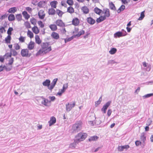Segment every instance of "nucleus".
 <instances>
[{
    "instance_id": "obj_1",
    "label": "nucleus",
    "mask_w": 153,
    "mask_h": 153,
    "mask_svg": "<svg viewBox=\"0 0 153 153\" xmlns=\"http://www.w3.org/2000/svg\"><path fill=\"white\" fill-rule=\"evenodd\" d=\"M41 46V48L36 54V56L46 54L52 50L51 47L48 42L43 43Z\"/></svg>"
},
{
    "instance_id": "obj_2",
    "label": "nucleus",
    "mask_w": 153,
    "mask_h": 153,
    "mask_svg": "<svg viewBox=\"0 0 153 153\" xmlns=\"http://www.w3.org/2000/svg\"><path fill=\"white\" fill-rule=\"evenodd\" d=\"M102 13V15L99 18H97L96 20V22L97 23H99L104 21L107 18L109 17L110 16V10L108 8L103 9Z\"/></svg>"
},
{
    "instance_id": "obj_3",
    "label": "nucleus",
    "mask_w": 153,
    "mask_h": 153,
    "mask_svg": "<svg viewBox=\"0 0 153 153\" xmlns=\"http://www.w3.org/2000/svg\"><path fill=\"white\" fill-rule=\"evenodd\" d=\"M82 122L81 120L76 121L72 126L71 130L73 132H77L82 129Z\"/></svg>"
},
{
    "instance_id": "obj_4",
    "label": "nucleus",
    "mask_w": 153,
    "mask_h": 153,
    "mask_svg": "<svg viewBox=\"0 0 153 153\" xmlns=\"http://www.w3.org/2000/svg\"><path fill=\"white\" fill-rule=\"evenodd\" d=\"M87 134L85 133L80 132L75 137L74 141L78 143L81 141H83L86 138Z\"/></svg>"
},
{
    "instance_id": "obj_5",
    "label": "nucleus",
    "mask_w": 153,
    "mask_h": 153,
    "mask_svg": "<svg viewBox=\"0 0 153 153\" xmlns=\"http://www.w3.org/2000/svg\"><path fill=\"white\" fill-rule=\"evenodd\" d=\"M21 54L23 57H29L30 54H29V51L27 49H23L21 50Z\"/></svg>"
},
{
    "instance_id": "obj_6",
    "label": "nucleus",
    "mask_w": 153,
    "mask_h": 153,
    "mask_svg": "<svg viewBox=\"0 0 153 153\" xmlns=\"http://www.w3.org/2000/svg\"><path fill=\"white\" fill-rule=\"evenodd\" d=\"M8 47L10 49V52L12 55L15 56L18 54V53L16 51V50L13 48V45L12 44L8 45Z\"/></svg>"
},
{
    "instance_id": "obj_7",
    "label": "nucleus",
    "mask_w": 153,
    "mask_h": 153,
    "mask_svg": "<svg viewBox=\"0 0 153 153\" xmlns=\"http://www.w3.org/2000/svg\"><path fill=\"white\" fill-rule=\"evenodd\" d=\"M72 24L73 25L75 26H78L79 23V20L76 17H74L72 21Z\"/></svg>"
},
{
    "instance_id": "obj_8",
    "label": "nucleus",
    "mask_w": 153,
    "mask_h": 153,
    "mask_svg": "<svg viewBox=\"0 0 153 153\" xmlns=\"http://www.w3.org/2000/svg\"><path fill=\"white\" fill-rule=\"evenodd\" d=\"M38 15L40 19H43L45 17V13L43 10H40L38 12Z\"/></svg>"
},
{
    "instance_id": "obj_9",
    "label": "nucleus",
    "mask_w": 153,
    "mask_h": 153,
    "mask_svg": "<svg viewBox=\"0 0 153 153\" xmlns=\"http://www.w3.org/2000/svg\"><path fill=\"white\" fill-rule=\"evenodd\" d=\"M127 34V33L126 31H125L124 33H122L121 32H117L114 34L115 37H120L121 36H126Z\"/></svg>"
},
{
    "instance_id": "obj_10",
    "label": "nucleus",
    "mask_w": 153,
    "mask_h": 153,
    "mask_svg": "<svg viewBox=\"0 0 153 153\" xmlns=\"http://www.w3.org/2000/svg\"><path fill=\"white\" fill-rule=\"evenodd\" d=\"M130 147L128 145H126L122 146H119L117 148L118 151L121 152L123 151L124 149H127Z\"/></svg>"
},
{
    "instance_id": "obj_11",
    "label": "nucleus",
    "mask_w": 153,
    "mask_h": 153,
    "mask_svg": "<svg viewBox=\"0 0 153 153\" xmlns=\"http://www.w3.org/2000/svg\"><path fill=\"white\" fill-rule=\"evenodd\" d=\"M51 36L52 38L56 40H57L59 38V34L55 32H53L51 34Z\"/></svg>"
},
{
    "instance_id": "obj_12",
    "label": "nucleus",
    "mask_w": 153,
    "mask_h": 153,
    "mask_svg": "<svg viewBox=\"0 0 153 153\" xmlns=\"http://www.w3.org/2000/svg\"><path fill=\"white\" fill-rule=\"evenodd\" d=\"M32 30L33 32L36 35L39 34L40 32L39 29L36 26H34L32 28Z\"/></svg>"
},
{
    "instance_id": "obj_13",
    "label": "nucleus",
    "mask_w": 153,
    "mask_h": 153,
    "mask_svg": "<svg viewBox=\"0 0 153 153\" xmlns=\"http://www.w3.org/2000/svg\"><path fill=\"white\" fill-rule=\"evenodd\" d=\"M35 42L33 41H30L27 45V48L29 50H32L35 47Z\"/></svg>"
},
{
    "instance_id": "obj_14",
    "label": "nucleus",
    "mask_w": 153,
    "mask_h": 153,
    "mask_svg": "<svg viewBox=\"0 0 153 153\" xmlns=\"http://www.w3.org/2000/svg\"><path fill=\"white\" fill-rule=\"evenodd\" d=\"M110 102H108L103 106L102 108L101 109V110L104 113H106V110L108 108L110 105Z\"/></svg>"
},
{
    "instance_id": "obj_15",
    "label": "nucleus",
    "mask_w": 153,
    "mask_h": 153,
    "mask_svg": "<svg viewBox=\"0 0 153 153\" xmlns=\"http://www.w3.org/2000/svg\"><path fill=\"white\" fill-rule=\"evenodd\" d=\"M56 25L59 27H62L65 26V24L62 20L61 19H57L56 22Z\"/></svg>"
},
{
    "instance_id": "obj_16",
    "label": "nucleus",
    "mask_w": 153,
    "mask_h": 153,
    "mask_svg": "<svg viewBox=\"0 0 153 153\" xmlns=\"http://www.w3.org/2000/svg\"><path fill=\"white\" fill-rule=\"evenodd\" d=\"M75 105V102H74L72 103V106H70V105L69 103H68V104L66 105V110L67 111H70L71 108L74 107Z\"/></svg>"
},
{
    "instance_id": "obj_17",
    "label": "nucleus",
    "mask_w": 153,
    "mask_h": 153,
    "mask_svg": "<svg viewBox=\"0 0 153 153\" xmlns=\"http://www.w3.org/2000/svg\"><path fill=\"white\" fill-rule=\"evenodd\" d=\"M35 42L37 44L40 45L42 43V40L38 35H36L35 36Z\"/></svg>"
},
{
    "instance_id": "obj_18",
    "label": "nucleus",
    "mask_w": 153,
    "mask_h": 153,
    "mask_svg": "<svg viewBox=\"0 0 153 153\" xmlns=\"http://www.w3.org/2000/svg\"><path fill=\"white\" fill-rule=\"evenodd\" d=\"M42 104L46 106H49L51 105V101L44 98L43 101L42 102Z\"/></svg>"
},
{
    "instance_id": "obj_19",
    "label": "nucleus",
    "mask_w": 153,
    "mask_h": 153,
    "mask_svg": "<svg viewBox=\"0 0 153 153\" xmlns=\"http://www.w3.org/2000/svg\"><path fill=\"white\" fill-rule=\"evenodd\" d=\"M86 20L88 23L90 25H93L95 23V20L91 17L87 18Z\"/></svg>"
},
{
    "instance_id": "obj_20",
    "label": "nucleus",
    "mask_w": 153,
    "mask_h": 153,
    "mask_svg": "<svg viewBox=\"0 0 153 153\" xmlns=\"http://www.w3.org/2000/svg\"><path fill=\"white\" fill-rule=\"evenodd\" d=\"M49 27L51 30L53 31V32L56 30L57 29V25L55 24H50L49 25Z\"/></svg>"
},
{
    "instance_id": "obj_21",
    "label": "nucleus",
    "mask_w": 153,
    "mask_h": 153,
    "mask_svg": "<svg viewBox=\"0 0 153 153\" xmlns=\"http://www.w3.org/2000/svg\"><path fill=\"white\" fill-rule=\"evenodd\" d=\"M11 36L8 35L5 38L4 41L5 43L7 44H10L11 42Z\"/></svg>"
},
{
    "instance_id": "obj_22",
    "label": "nucleus",
    "mask_w": 153,
    "mask_h": 153,
    "mask_svg": "<svg viewBox=\"0 0 153 153\" xmlns=\"http://www.w3.org/2000/svg\"><path fill=\"white\" fill-rule=\"evenodd\" d=\"M56 118L53 116L51 118L50 120L48 122V123H49V126H51V125L54 124L56 123Z\"/></svg>"
},
{
    "instance_id": "obj_23",
    "label": "nucleus",
    "mask_w": 153,
    "mask_h": 153,
    "mask_svg": "<svg viewBox=\"0 0 153 153\" xmlns=\"http://www.w3.org/2000/svg\"><path fill=\"white\" fill-rule=\"evenodd\" d=\"M81 10L85 14L88 13L89 12L88 8L87 6H85L82 7Z\"/></svg>"
},
{
    "instance_id": "obj_24",
    "label": "nucleus",
    "mask_w": 153,
    "mask_h": 153,
    "mask_svg": "<svg viewBox=\"0 0 153 153\" xmlns=\"http://www.w3.org/2000/svg\"><path fill=\"white\" fill-rule=\"evenodd\" d=\"M33 32H32L30 30H28L27 32V35L28 37H29L31 39H32L34 37V34Z\"/></svg>"
},
{
    "instance_id": "obj_25",
    "label": "nucleus",
    "mask_w": 153,
    "mask_h": 153,
    "mask_svg": "<svg viewBox=\"0 0 153 153\" xmlns=\"http://www.w3.org/2000/svg\"><path fill=\"white\" fill-rule=\"evenodd\" d=\"M22 14L25 19L28 20L30 18V15L27 13L26 11H23Z\"/></svg>"
},
{
    "instance_id": "obj_26",
    "label": "nucleus",
    "mask_w": 153,
    "mask_h": 153,
    "mask_svg": "<svg viewBox=\"0 0 153 153\" xmlns=\"http://www.w3.org/2000/svg\"><path fill=\"white\" fill-rule=\"evenodd\" d=\"M58 4V2L56 1H51L50 3V4L52 8H56V7L57 5Z\"/></svg>"
},
{
    "instance_id": "obj_27",
    "label": "nucleus",
    "mask_w": 153,
    "mask_h": 153,
    "mask_svg": "<svg viewBox=\"0 0 153 153\" xmlns=\"http://www.w3.org/2000/svg\"><path fill=\"white\" fill-rule=\"evenodd\" d=\"M53 8H51L49 9L48 10V13L49 15H54L56 12L55 10Z\"/></svg>"
},
{
    "instance_id": "obj_28",
    "label": "nucleus",
    "mask_w": 153,
    "mask_h": 153,
    "mask_svg": "<svg viewBox=\"0 0 153 153\" xmlns=\"http://www.w3.org/2000/svg\"><path fill=\"white\" fill-rule=\"evenodd\" d=\"M13 46L14 48V49L16 50H18L21 49V46L19 44L17 43H15L13 44Z\"/></svg>"
},
{
    "instance_id": "obj_29",
    "label": "nucleus",
    "mask_w": 153,
    "mask_h": 153,
    "mask_svg": "<svg viewBox=\"0 0 153 153\" xmlns=\"http://www.w3.org/2000/svg\"><path fill=\"white\" fill-rule=\"evenodd\" d=\"M140 139L143 143H144L146 140V137L144 133H142L140 136Z\"/></svg>"
},
{
    "instance_id": "obj_30",
    "label": "nucleus",
    "mask_w": 153,
    "mask_h": 153,
    "mask_svg": "<svg viewBox=\"0 0 153 153\" xmlns=\"http://www.w3.org/2000/svg\"><path fill=\"white\" fill-rule=\"evenodd\" d=\"M94 10L95 13L99 15H100L102 12V10H101L100 9L97 7H95L94 8Z\"/></svg>"
},
{
    "instance_id": "obj_31",
    "label": "nucleus",
    "mask_w": 153,
    "mask_h": 153,
    "mask_svg": "<svg viewBox=\"0 0 153 153\" xmlns=\"http://www.w3.org/2000/svg\"><path fill=\"white\" fill-rule=\"evenodd\" d=\"M67 12L71 14H72L74 13V10L73 7L70 6L67 8Z\"/></svg>"
},
{
    "instance_id": "obj_32",
    "label": "nucleus",
    "mask_w": 153,
    "mask_h": 153,
    "mask_svg": "<svg viewBox=\"0 0 153 153\" xmlns=\"http://www.w3.org/2000/svg\"><path fill=\"white\" fill-rule=\"evenodd\" d=\"M15 19L14 15L13 14H10L8 16V20L9 21H14Z\"/></svg>"
},
{
    "instance_id": "obj_33",
    "label": "nucleus",
    "mask_w": 153,
    "mask_h": 153,
    "mask_svg": "<svg viewBox=\"0 0 153 153\" xmlns=\"http://www.w3.org/2000/svg\"><path fill=\"white\" fill-rule=\"evenodd\" d=\"M17 10V9L16 7H13L9 9L8 12L10 13H14Z\"/></svg>"
},
{
    "instance_id": "obj_34",
    "label": "nucleus",
    "mask_w": 153,
    "mask_h": 153,
    "mask_svg": "<svg viewBox=\"0 0 153 153\" xmlns=\"http://www.w3.org/2000/svg\"><path fill=\"white\" fill-rule=\"evenodd\" d=\"M37 24L39 27L41 28H43L45 26L44 23L41 21H38L37 22Z\"/></svg>"
},
{
    "instance_id": "obj_35",
    "label": "nucleus",
    "mask_w": 153,
    "mask_h": 153,
    "mask_svg": "<svg viewBox=\"0 0 153 153\" xmlns=\"http://www.w3.org/2000/svg\"><path fill=\"white\" fill-rule=\"evenodd\" d=\"M109 6L110 8L114 10H116V8L113 3L112 2L109 3Z\"/></svg>"
},
{
    "instance_id": "obj_36",
    "label": "nucleus",
    "mask_w": 153,
    "mask_h": 153,
    "mask_svg": "<svg viewBox=\"0 0 153 153\" xmlns=\"http://www.w3.org/2000/svg\"><path fill=\"white\" fill-rule=\"evenodd\" d=\"M99 137L97 136H94L92 137H91L88 139L89 141H95L98 139Z\"/></svg>"
},
{
    "instance_id": "obj_37",
    "label": "nucleus",
    "mask_w": 153,
    "mask_h": 153,
    "mask_svg": "<svg viewBox=\"0 0 153 153\" xmlns=\"http://www.w3.org/2000/svg\"><path fill=\"white\" fill-rule=\"evenodd\" d=\"M50 81L49 79H46L43 83V85L45 86L48 87L50 85Z\"/></svg>"
},
{
    "instance_id": "obj_38",
    "label": "nucleus",
    "mask_w": 153,
    "mask_h": 153,
    "mask_svg": "<svg viewBox=\"0 0 153 153\" xmlns=\"http://www.w3.org/2000/svg\"><path fill=\"white\" fill-rule=\"evenodd\" d=\"M25 26L27 29H29L31 27L30 24V23L28 21L25 22L24 24Z\"/></svg>"
},
{
    "instance_id": "obj_39",
    "label": "nucleus",
    "mask_w": 153,
    "mask_h": 153,
    "mask_svg": "<svg viewBox=\"0 0 153 153\" xmlns=\"http://www.w3.org/2000/svg\"><path fill=\"white\" fill-rule=\"evenodd\" d=\"M45 4V1H40L38 4V6L40 7H43Z\"/></svg>"
},
{
    "instance_id": "obj_40",
    "label": "nucleus",
    "mask_w": 153,
    "mask_h": 153,
    "mask_svg": "<svg viewBox=\"0 0 153 153\" xmlns=\"http://www.w3.org/2000/svg\"><path fill=\"white\" fill-rule=\"evenodd\" d=\"M56 11L57 14L60 17H62L64 14V13L62 11L59 9H56Z\"/></svg>"
},
{
    "instance_id": "obj_41",
    "label": "nucleus",
    "mask_w": 153,
    "mask_h": 153,
    "mask_svg": "<svg viewBox=\"0 0 153 153\" xmlns=\"http://www.w3.org/2000/svg\"><path fill=\"white\" fill-rule=\"evenodd\" d=\"M26 37L22 36H20L19 38L18 39L19 42L21 43H24L25 42Z\"/></svg>"
},
{
    "instance_id": "obj_42",
    "label": "nucleus",
    "mask_w": 153,
    "mask_h": 153,
    "mask_svg": "<svg viewBox=\"0 0 153 153\" xmlns=\"http://www.w3.org/2000/svg\"><path fill=\"white\" fill-rule=\"evenodd\" d=\"M30 22L32 24L35 25L37 23V20L36 19L34 18H32L30 19Z\"/></svg>"
},
{
    "instance_id": "obj_43",
    "label": "nucleus",
    "mask_w": 153,
    "mask_h": 153,
    "mask_svg": "<svg viewBox=\"0 0 153 153\" xmlns=\"http://www.w3.org/2000/svg\"><path fill=\"white\" fill-rule=\"evenodd\" d=\"M125 8V7L124 5H122L117 10V12L120 13L121 11H123Z\"/></svg>"
},
{
    "instance_id": "obj_44",
    "label": "nucleus",
    "mask_w": 153,
    "mask_h": 153,
    "mask_svg": "<svg viewBox=\"0 0 153 153\" xmlns=\"http://www.w3.org/2000/svg\"><path fill=\"white\" fill-rule=\"evenodd\" d=\"M117 51V50L116 48H113L109 51V53L111 54H113L116 53Z\"/></svg>"
},
{
    "instance_id": "obj_45",
    "label": "nucleus",
    "mask_w": 153,
    "mask_h": 153,
    "mask_svg": "<svg viewBox=\"0 0 153 153\" xmlns=\"http://www.w3.org/2000/svg\"><path fill=\"white\" fill-rule=\"evenodd\" d=\"M13 30V27H9L7 32L8 35L11 36L12 35V32Z\"/></svg>"
},
{
    "instance_id": "obj_46",
    "label": "nucleus",
    "mask_w": 153,
    "mask_h": 153,
    "mask_svg": "<svg viewBox=\"0 0 153 153\" xmlns=\"http://www.w3.org/2000/svg\"><path fill=\"white\" fill-rule=\"evenodd\" d=\"M16 18L18 21H21L22 19V16L21 14H17L16 15Z\"/></svg>"
},
{
    "instance_id": "obj_47",
    "label": "nucleus",
    "mask_w": 153,
    "mask_h": 153,
    "mask_svg": "<svg viewBox=\"0 0 153 153\" xmlns=\"http://www.w3.org/2000/svg\"><path fill=\"white\" fill-rule=\"evenodd\" d=\"M85 33V31L84 30H82L80 31L76 35V36L77 37H79L81 35L84 34Z\"/></svg>"
},
{
    "instance_id": "obj_48",
    "label": "nucleus",
    "mask_w": 153,
    "mask_h": 153,
    "mask_svg": "<svg viewBox=\"0 0 153 153\" xmlns=\"http://www.w3.org/2000/svg\"><path fill=\"white\" fill-rule=\"evenodd\" d=\"M145 11H143L140 14V16L139 17L138 20H141L144 18L145 16L144 15Z\"/></svg>"
},
{
    "instance_id": "obj_49",
    "label": "nucleus",
    "mask_w": 153,
    "mask_h": 153,
    "mask_svg": "<svg viewBox=\"0 0 153 153\" xmlns=\"http://www.w3.org/2000/svg\"><path fill=\"white\" fill-rule=\"evenodd\" d=\"M76 143H77L76 142H75L74 141V143H71L69 146V148L71 149H74L75 148L76 146Z\"/></svg>"
},
{
    "instance_id": "obj_50",
    "label": "nucleus",
    "mask_w": 153,
    "mask_h": 153,
    "mask_svg": "<svg viewBox=\"0 0 153 153\" xmlns=\"http://www.w3.org/2000/svg\"><path fill=\"white\" fill-rule=\"evenodd\" d=\"M6 30L5 29V28L1 26L0 27V33L1 34H3L6 32Z\"/></svg>"
},
{
    "instance_id": "obj_51",
    "label": "nucleus",
    "mask_w": 153,
    "mask_h": 153,
    "mask_svg": "<svg viewBox=\"0 0 153 153\" xmlns=\"http://www.w3.org/2000/svg\"><path fill=\"white\" fill-rule=\"evenodd\" d=\"M4 69H6L7 70L6 66L4 65H0V72L2 71Z\"/></svg>"
},
{
    "instance_id": "obj_52",
    "label": "nucleus",
    "mask_w": 153,
    "mask_h": 153,
    "mask_svg": "<svg viewBox=\"0 0 153 153\" xmlns=\"http://www.w3.org/2000/svg\"><path fill=\"white\" fill-rule=\"evenodd\" d=\"M12 55L11 53L10 52V53H7L5 54L4 56L5 57L6 59H8L9 58L11 57Z\"/></svg>"
},
{
    "instance_id": "obj_53",
    "label": "nucleus",
    "mask_w": 153,
    "mask_h": 153,
    "mask_svg": "<svg viewBox=\"0 0 153 153\" xmlns=\"http://www.w3.org/2000/svg\"><path fill=\"white\" fill-rule=\"evenodd\" d=\"M14 61V58L11 57L8 60V64L9 65H12Z\"/></svg>"
},
{
    "instance_id": "obj_54",
    "label": "nucleus",
    "mask_w": 153,
    "mask_h": 153,
    "mask_svg": "<svg viewBox=\"0 0 153 153\" xmlns=\"http://www.w3.org/2000/svg\"><path fill=\"white\" fill-rule=\"evenodd\" d=\"M79 28L77 27H75L74 28V31L73 32V33L75 36H76V35L79 32Z\"/></svg>"
},
{
    "instance_id": "obj_55",
    "label": "nucleus",
    "mask_w": 153,
    "mask_h": 153,
    "mask_svg": "<svg viewBox=\"0 0 153 153\" xmlns=\"http://www.w3.org/2000/svg\"><path fill=\"white\" fill-rule=\"evenodd\" d=\"M67 3L70 6H72L74 4L73 0H67Z\"/></svg>"
},
{
    "instance_id": "obj_56",
    "label": "nucleus",
    "mask_w": 153,
    "mask_h": 153,
    "mask_svg": "<svg viewBox=\"0 0 153 153\" xmlns=\"http://www.w3.org/2000/svg\"><path fill=\"white\" fill-rule=\"evenodd\" d=\"M102 97H101L100 98L98 101L95 102V105L96 106L97 105H98L100 103L101 101H102Z\"/></svg>"
},
{
    "instance_id": "obj_57",
    "label": "nucleus",
    "mask_w": 153,
    "mask_h": 153,
    "mask_svg": "<svg viewBox=\"0 0 153 153\" xmlns=\"http://www.w3.org/2000/svg\"><path fill=\"white\" fill-rule=\"evenodd\" d=\"M68 83H65L63 85L62 88L64 89L65 91L68 88Z\"/></svg>"
},
{
    "instance_id": "obj_58",
    "label": "nucleus",
    "mask_w": 153,
    "mask_h": 153,
    "mask_svg": "<svg viewBox=\"0 0 153 153\" xmlns=\"http://www.w3.org/2000/svg\"><path fill=\"white\" fill-rule=\"evenodd\" d=\"M7 14H4L0 18V19L1 20H2L4 19L5 18H7Z\"/></svg>"
},
{
    "instance_id": "obj_59",
    "label": "nucleus",
    "mask_w": 153,
    "mask_h": 153,
    "mask_svg": "<svg viewBox=\"0 0 153 153\" xmlns=\"http://www.w3.org/2000/svg\"><path fill=\"white\" fill-rule=\"evenodd\" d=\"M61 5L62 6H64L65 7H67V4L65 1H62L61 2Z\"/></svg>"
},
{
    "instance_id": "obj_60",
    "label": "nucleus",
    "mask_w": 153,
    "mask_h": 153,
    "mask_svg": "<svg viewBox=\"0 0 153 153\" xmlns=\"http://www.w3.org/2000/svg\"><path fill=\"white\" fill-rule=\"evenodd\" d=\"M135 144L137 146H138L141 144V142L139 140H136L135 142Z\"/></svg>"
},
{
    "instance_id": "obj_61",
    "label": "nucleus",
    "mask_w": 153,
    "mask_h": 153,
    "mask_svg": "<svg viewBox=\"0 0 153 153\" xmlns=\"http://www.w3.org/2000/svg\"><path fill=\"white\" fill-rule=\"evenodd\" d=\"M26 10L29 13H30L32 11V9L30 7H26L25 8Z\"/></svg>"
},
{
    "instance_id": "obj_62",
    "label": "nucleus",
    "mask_w": 153,
    "mask_h": 153,
    "mask_svg": "<svg viewBox=\"0 0 153 153\" xmlns=\"http://www.w3.org/2000/svg\"><path fill=\"white\" fill-rule=\"evenodd\" d=\"M55 86V85H54L51 84V85L50 86L49 85V86L48 87V88L50 90H52L53 88Z\"/></svg>"
},
{
    "instance_id": "obj_63",
    "label": "nucleus",
    "mask_w": 153,
    "mask_h": 153,
    "mask_svg": "<svg viewBox=\"0 0 153 153\" xmlns=\"http://www.w3.org/2000/svg\"><path fill=\"white\" fill-rule=\"evenodd\" d=\"M152 96H153V93H151L147 94L146 95H145L144 97H145V98H148Z\"/></svg>"
},
{
    "instance_id": "obj_64",
    "label": "nucleus",
    "mask_w": 153,
    "mask_h": 153,
    "mask_svg": "<svg viewBox=\"0 0 153 153\" xmlns=\"http://www.w3.org/2000/svg\"><path fill=\"white\" fill-rule=\"evenodd\" d=\"M58 80V79L57 78H55V79H54L53 82H52V84H53L54 85H55L56 84V82Z\"/></svg>"
}]
</instances>
